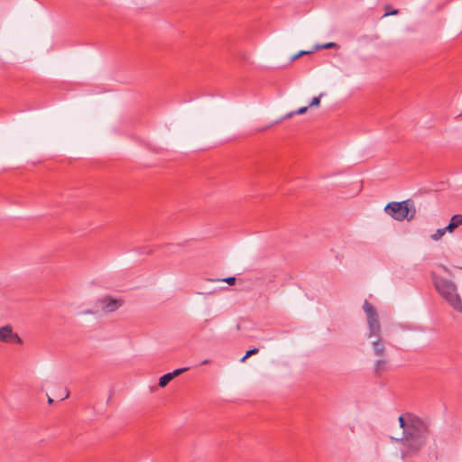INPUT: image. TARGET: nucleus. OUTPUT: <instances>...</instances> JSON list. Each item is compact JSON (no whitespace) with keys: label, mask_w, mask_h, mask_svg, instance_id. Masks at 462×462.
Returning <instances> with one entry per match:
<instances>
[{"label":"nucleus","mask_w":462,"mask_h":462,"mask_svg":"<svg viewBox=\"0 0 462 462\" xmlns=\"http://www.w3.org/2000/svg\"><path fill=\"white\" fill-rule=\"evenodd\" d=\"M294 115H296L295 111L290 112V113L286 114V115L282 117V119H289V118L292 117Z\"/></svg>","instance_id":"20"},{"label":"nucleus","mask_w":462,"mask_h":462,"mask_svg":"<svg viewBox=\"0 0 462 462\" xmlns=\"http://www.w3.org/2000/svg\"><path fill=\"white\" fill-rule=\"evenodd\" d=\"M462 226V214L454 215L448 225H439L435 231H454Z\"/></svg>","instance_id":"7"},{"label":"nucleus","mask_w":462,"mask_h":462,"mask_svg":"<svg viewBox=\"0 0 462 462\" xmlns=\"http://www.w3.org/2000/svg\"><path fill=\"white\" fill-rule=\"evenodd\" d=\"M387 370V361L384 359L376 360L374 365V376L379 378Z\"/></svg>","instance_id":"9"},{"label":"nucleus","mask_w":462,"mask_h":462,"mask_svg":"<svg viewBox=\"0 0 462 462\" xmlns=\"http://www.w3.org/2000/svg\"><path fill=\"white\" fill-rule=\"evenodd\" d=\"M223 281L226 282L229 285H235L236 278L235 276H231V277H227V278L224 279Z\"/></svg>","instance_id":"18"},{"label":"nucleus","mask_w":462,"mask_h":462,"mask_svg":"<svg viewBox=\"0 0 462 462\" xmlns=\"http://www.w3.org/2000/svg\"><path fill=\"white\" fill-rule=\"evenodd\" d=\"M0 341L14 344L23 343V340L19 335L13 331V327L11 325H5L0 328Z\"/></svg>","instance_id":"5"},{"label":"nucleus","mask_w":462,"mask_h":462,"mask_svg":"<svg viewBox=\"0 0 462 462\" xmlns=\"http://www.w3.org/2000/svg\"><path fill=\"white\" fill-rule=\"evenodd\" d=\"M337 47V44L335 42H327L324 44H316L313 48V51H319L323 49H332Z\"/></svg>","instance_id":"10"},{"label":"nucleus","mask_w":462,"mask_h":462,"mask_svg":"<svg viewBox=\"0 0 462 462\" xmlns=\"http://www.w3.org/2000/svg\"><path fill=\"white\" fill-rule=\"evenodd\" d=\"M97 301L101 304L102 310L106 313L116 311L124 303L123 300L114 299L110 295H106L98 299Z\"/></svg>","instance_id":"6"},{"label":"nucleus","mask_w":462,"mask_h":462,"mask_svg":"<svg viewBox=\"0 0 462 462\" xmlns=\"http://www.w3.org/2000/svg\"><path fill=\"white\" fill-rule=\"evenodd\" d=\"M446 233H432L430 238L432 240L438 241Z\"/></svg>","instance_id":"17"},{"label":"nucleus","mask_w":462,"mask_h":462,"mask_svg":"<svg viewBox=\"0 0 462 462\" xmlns=\"http://www.w3.org/2000/svg\"><path fill=\"white\" fill-rule=\"evenodd\" d=\"M62 392H63V395H57V397H59L60 401H63V400L69 398V392L67 388H63Z\"/></svg>","instance_id":"16"},{"label":"nucleus","mask_w":462,"mask_h":462,"mask_svg":"<svg viewBox=\"0 0 462 462\" xmlns=\"http://www.w3.org/2000/svg\"><path fill=\"white\" fill-rule=\"evenodd\" d=\"M259 352V348L254 347L252 349H249L245 352V355L240 359V362L244 363L247 358L250 356L256 355Z\"/></svg>","instance_id":"12"},{"label":"nucleus","mask_w":462,"mask_h":462,"mask_svg":"<svg viewBox=\"0 0 462 462\" xmlns=\"http://www.w3.org/2000/svg\"><path fill=\"white\" fill-rule=\"evenodd\" d=\"M84 313H86V314H93L94 312L92 310H85Z\"/></svg>","instance_id":"22"},{"label":"nucleus","mask_w":462,"mask_h":462,"mask_svg":"<svg viewBox=\"0 0 462 462\" xmlns=\"http://www.w3.org/2000/svg\"><path fill=\"white\" fill-rule=\"evenodd\" d=\"M428 432L427 425L418 417H412L410 419V427L404 428L402 437L400 439L391 437V439L402 442L407 448L406 455H413L417 454L426 444Z\"/></svg>","instance_id":"1"},{"label":"nucleus","mask_w":462,"mask_h":462,"mask_svg":"<svg viewBox=\"0 0 462 462\" xmlns=\"http://www.w3.org/2000/svg\"><path fill=\"white\" fill-rule=\"evenodd\" d=\"M324 96V93H320L319 96L318 97H314L312 99H311V102L310 103L309 106L310 107H312V106H319V104H320V98Z\"/></svg>","instance_id":"13"},{"label":"nucleus","mask_w":462,"mask_h":462,"mask_svg":"<svg viewBox=\"0 0 462 462\" xmlns=\"http://www.w3.org/2000/svg\"><path fill=\"white\" fill-rule=\"evenodd\" d=\"M309 107H310L309 106H308L300 107L298 110H296L295 113H296V115H303V114H305L307 112Z\"/></svg>","instance_id":"19"},{"label":"nucleus","mask_w":462,"mask_h":462,"mask_svg":"<svg viewBox=\"0 0 462 462\" xmlns=\"http://www.w3.org/2000/svg\"><path fill=\"white\" fill-rule=\"evenodd\" d=\"M383 212L395 221L411 222L414 219L417 209L414 201L409 199L402 201H392L387 203L383 208Z\"/></svg>","instance_id":"3"},{"label":"nucleus","mask_w":462,"mask_h":462,"mask_svg":"<svg viewBox=\"0 0 462 462\" xmlns=\"http://www.w3.org/2000/svg\"><path fill=\"white\" fill-rule=\"evenodd\" d=\"M363 309L367 317V326L369 330L368 337H378L377 340L373 342L374 352L377 356H383L384 353V345L380 337L381 325L377 310L371 303L368 302L367 300H365Z\"/></svg>","instance_id":"4"},{"label":"nucleus","mask_w":462,"mask_h":462,"mask_svg":"<svg viewBox=\"0 0 462 462\" xmlns=\"http://www.w3.org/2000/svg\"><path fill=\"white\" fill-rule=\"evenodd\" d=\"M314 51H300V52H298L296 55H294L292 58H291V60H297L298 58L301 57L302 55H305V54H310L312 53Z\"/></svg>","instance_id":"15"},{"label":"nucleus","mask_w":462,"mask_h":462,"mask_svg":"<svg viewBox=\"0 0 462 462\" xmlns=\"http://www.w3.org/2000/svg\"><path fill=\"white\" fill-rule=\"evenodd\" d=\"M431 277L436 291L453 309L462 313V300L457 293L456 284L451 280L437 275L434 273Z\"/></svg>","instance_id":"2"},{"label":"nucleus","mask_w":462,"mask_h":462,"mask_svg":"<svg viewBox=\"0 0 462 462\" xmlns=\"http://www.w3.org/2000/svg\"><path fill=\"white\" fill-rule=\"evenodd\" d=\"M409 419L412 418L411 414H406ZM400 427L402 429V431H404V428L410 427V420L408 421L405 420L404 415H401L398 419Z\"/></svg>","instance_id":"11"},{"label":"nucleus","mask_w":462,"mask_h":462,"mask_svg":"<svg viewBox=\"0 0 462 462\" xmlns=\"http://www.w3.org/2000/svg\"><path fill=\"white\" fill-rule=\"evenodd\" d=\"M209 363H210V360H208V359H205V360H203V361L200 363V365H208V364H209Z\"/></svg>","instance_id":"21"},{"label":"nucleus","mask_w":462,"mask_h":462,"mask_svg":"<svg viewBox=\"0 0 462 462\" xmlns=\"http://www.w3.org/2000/svg\"><path fill=\"white\" fill-rule=\"evenodd\" d=\"M398 13L399 11L397 9H392L391 5H385V14L383 16L385 17L388 15H396Z\"/></svg>","instance_id":"14"},{"label":"nucleus","mask_w":462,"mask_h":462,"mask_svg":"<svg viewBox=\"0 0 462 462\" xmlns=\"http://www.w3.org/2000/svg\"><path fill=\"white\" fill-rule=\"evenodd\" d=\"M187 370H189V367H182V368L175 369L174 371H172L171 373H167V374H163L162 376H161L159 378L158 385L162 388L165 387L171 380H173L175 377L180 375L182 373L186 372Z\"/></svg>","instance_id":"8"},{"label":"nucleus","mask_w":462,"mask_h":462,"mask_svg":"<svg viewBox=\"0 0 462 462\" xmlns=\"http://www.w3.org/2000/svg\"><path fill=\"white\" fill-rule=\"evenodd\" d=\"M48 402L51 404L53 402V400L51 397H48Z\"/></svg>","instance_id":"23"}]
</instances>
